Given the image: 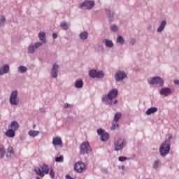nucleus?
<instances>
[{
  "label": "nucleus",
  "mask_w": 179,
  "mask_h": 179,
  "mask_svg": "<svg viewBox=\"0 0 179 179\" xmlns=\"http://www.w3.org/2000/svg\"><path fill=\"white\" fill-rule=\"evenodd\" d=\"M118 96V90L113 88L111 90L108 94H105L102 96L101 101L106 104L109 105L110 106H113V99H115Z\"/></svg>",
  "instance_id": "obj_1"
},
{
  "label": "nucleus",
  "mask_w": 179,
  "mask_h": 179,
  "mask_svg": "<svg viewBox=\"0 0 179 179\" xmlns=\"http://www.w3.org/2000/svg\"><path fill=\"white\" fill-rule=\"evenodd\" d=\"M92 152L90 143L88 142H83L80 146V155H88Z\"/></svg>",
  "instance_id": "obj_2"
},
{
  "label": "nucleus",
  "mask_w": 179,
  "mask_h": 179,
  "mask_svg": "<svg viewBox=\"0 0 179 179\" xmlns=\"http://www.w3.org/2000/svg\"><path fill=\"white\" fill-rule=\"evenodd\" d=\"M149 85H159L162 87L164 86V80L162 77H152L148 80Z\"/></svg>",
  "instance_id": "obj_3"
},
{
  "label": "nucleus",
  "mask_w": 179,
  "mask_h": 179,
  "mask_svg": "<svg viewBox=\"0 0 179 179\" xmlns=\"http://www.w3.org/2000/svg\"><path fill=\"white\" fill-rule=\"evenodd\" d=\"M95 3L94 1L85 0L79 5V8H85L86 10H92L94 7Z\"/></svg>",
  "instance_id": "obj_4"
},
{
  "label": "nucleus",
  "mask_w": 179,
  "mask_h": 179,
  "mask_svg": "<svg viewBox=\"0 0 179 179\" xmlns=\"http://www.w3.org/2000/svg\"><path fill=\"white\" fill-rule=\"evenodd\" d=\"M106 14L108 18V21L112 23L115 20V13L111 7L108 6L105 8Z\"/></svg>",
  "instance_id": "obj_5"
},
{
  "label": "nucleus",
  "mask_w": 179,
  "mask_h": 179,
  "mask_svg": "<svg viewBox=\"0 0 179 179\" xmlns=\"http://www.w3.org/2000/svg\"><path fill=\"white\" fill-rule=\"evenodd\" d=\"M17 94H18V92L17 90L13 91L11 92L9 101L12 106H17L19 104V101L17 99Z\"/></svg>",
  "instance_id": "obj_6"
},
{
  "label": "nucleus",
  "mask_w": 179,
  "mask_h": 179,
  "mask_svg": "<svg viewBox=\"0 0 179 179\" xmlns=\"http://www.w3.org/2000/svg\"><path fill=\"white\" fill-rule=\"evenodd\" d=\"M171 150V148L166 145H165L164 143H162L161 147L159 148V153L161 155V156L162 157H165L166 156H167Z\"/></svg>",
  "instance_id": "obj_7"
},
{
  "label": "nucleus",
  "mask_w": 179,
  "mask_h": 179,
  "mask_svg": "<svg viewBox=\"0 0 179 179\" xmlns=\"http://www.w3.org/2000/svg\"><path fill=\"white\" fill-rule=\"evenodd\" d=\"M127 145L125 140L120 138L117 142L115 143V150L120 151L122 150Z\"/></svg>",
  "instance_id": "obj_8"
},
{
  "label": "nucleus",
  "mask_w": 179,
  "mask_h": 179,
  "mask_svg": "<svg viewBox=\"0 0 179 179\" xmlns=\"http://www.w3.org/2000/svg\"><path fill=\"white\" fill-rule=\"evenodd\" d=\"M127 77V74L124 71L118 70L115 75V79L117 82H120L124 80Z\"/></svg>",
  "instance_id": "obj_9"
},
{
  "label": "nucleus",
  "mask_w": 179,
  "mask_h": 179,
  "mask_svg": "<svg viewBox=\"0 0 179 179\" xmlns=\"http://www.w3.org/2000/svg\"><path fill=\"white\" fill-rule=\"evenodd\" d=\"M59 68V66L57 62H55L52 64V69H51V71H50V75H51L52 78L55 79V78H57Z\"/></svg>",
  "instance_id": "obj_10"
},
{
  "label": "nucleus",
  "mask_w": 179,
  "mask_h": 179,
  "mask_svg": "<svg viewBox=\"0 0 179 179\" xmlns=\"http://www.w3.org/2000/svg\"><path fill=\"white\" fill-rule=\"evenodd\" d=\"M86 169V166L82 162L76 163L74 166V170L78 173H81Z\"/></svg>",
  "instance_id": "obj_11"
},
{
  "label": "nucleus",
  "mask_w": 179,
  "mask_h": 179,
  "mask_svg": "<svg viewBox=\"0 0 179 179\" xmlns=\"http://www.w3.org/2000/svg\"><path fill=\"white\" fill-rule=\"evenodd\" d=\"M10 71L9 65L6 64L3 66V67H0V76H3L4 74H7Z\"/></svg>",
  "instance_id": "obj_12"
},
{
  "label": "nucleus",
  "mask_w": 179,
  "mask_h": 179,
  "mask_svg": "<svg viewBox=\"0 0 179 179\" xmlns=\"http://www.w3.org/2000/svg\"><path fill=\"white\" fill-rule=\"evenodd\" d=\"M171 93H172V91H171V88H162V90L160 91V94L165 97L171 95Z\"/></svg>",
  "instance_id": "obj_13"
},
{
  "label": "nucleus",
  "mask_w": 179,
  "mask_h": 179,
  "mask_svg": "<svg viewBox=\"0 0 179 179\" xmlns=\"http://www.w3.org/2000/svg\"><path fill=\"white\" fill-rule=\"evenodd\" d=\"M166 25H167L166 20H162V22L160 24V26L157 29V32L162 33L164 30Z\"/></svg>",
  "instance_id": "obj_14"
},
{
  "label": "nucleus",
  "mask_w": 179,
  "mask_h": 179,
  "mask_svg": "<svg viewBox=\"0 0 179 179\" xmlns=\"http://www.w3.org/2000/svg\"><path fill=\"white\" fill-rule=\"evenodd\" d=\"M9 127L10 129H13V131H16L17 130H18L20 124L19 123H17V122H16V120H13Z\"/></svg>",
  "instance_id": "obj_15"
},
{
  "label": "nucleus",
  "mask_w": 179,
  "mask_h": 179,
  "mask_svg": "<svg viewBox=\"0 0 179 179\" xmlns=\"http://www.w3.org/2000/svg\"><path fill=\"white\" fill-rule=\"evenodd\" d=\"M5 135L8 138H14L15 136V131L13 130V129H8V130L5 133Z\"/></svg>",
  "instance_id": "obj_16"
},
{
  "label": "nucleus",
  "mask_w": 179,
  "mask_h": 179,
  "mask_svg": "<svg viewBox=\"0 0 179 179\" xmlns=\"http://www.w3.org/2000/svg\"><path fill=\"white\" fill-rule=\"evenodd\" d=\"M79 37L81 40L83 41H85L89 37V33L88 31H85L83 32H81L80 34H79Z\"/></svg>",
  "instance_id": "obj_17"
},
{
  "label": "nucleus",
  "mask_w": 179,
  "mask_h": 179,
  "mask_svg": "<svg viewBox=\"0 0 179 179\" xmlns=\"http://www.w3.org/2000/svg\"><path fill=\"white\" fill-rule=\"evenodd\" d=\"M38 37L40 38V41H42V43H46L45 32V31L39 32Z\"/></svg>",
  "instance_id": "obj_18"
},
{
  "label": "nucleus",
  "mask_w": 179,
  "mask_h": 179,
  "mask_svg": "<svg viewBox=\"0 0 179 179\" xmlns=\"http://www.w3.org/2000/svg\"><path fill=\"white\" fill-rule=\"evenodd\" d=\"M158 110V108H150L149 109H148V110H146V115H150L152 114H154L155 113H157Z\"/></svg>",
  "instance_id": "obj_19"
},
{
  "label": "nucleus",
  "mask_w": 179,
  "mask_h": 179,
  "mask_svg": "<svg viewBox=\"0 0 179 179\" xmlns=\"http://www.w3.org/2000/svg\"><path fill=\"white\" fill-rule=\"evenodd\" d=\"M103 43H105V45L107 48H113L114 47V43L112 41V40L109 39H104Z\"/></svg>",
  "instance_id": "obj_20"
},
{
  "label": "nucleus",
  "mask_w": 179,
  "mask_h": 179,
  "mask_svg": "<svg viewBox=\"0 0 179 179\" xmlns=\"http://www.w3.org/2000/svg\"><path fill=\"white\" fill-rule=\"evenodd\" d=\"M75 87L77 89H81L83 87V80H77L75 83Z\"/></svg>",
  "instance_id": "obj_21"
},
{
  "label": "nucleus",
  "mask_w": 179,
  "mask_h": 179,
  "mask_svg": "<svg viewBox=\"0 0 179 179\" xmlns=\"http://www.w3.org/2000/svg\"><path fill=\"white\" fill-rule=\"evenodd\" d=\"M172 140H173V136L169 135V137H168V139L165 140V142H164L162 143L164 145H165L166 146H169V148H171V143Z\"/></svg>",
  "instance_id": "obj_22"
},
{
  "label": "nucleus",
  "mask_w": 179,
  "mask_h": 179,
  "mask_svg": "<svg viewBox=\"0 0 179 179\" xmlns=\"http://www.w3.org/2000/svg\"><path fill=\"white\" fill-rule=\"evenodd\" d=\"M14 154L13 152V148L11 146H9L8 150H7V153H6V157L7 158H11L12 155Z\"/></svg>",
  "instance_id": "obj_23"
},
{
  "label": "nucleus",
  "mask_w": 179,
  "mask_h": 179,
  "mask_svg": "<svg viewBox=\"0 0 179 179\" xmlns=\"http://www.w3.org/2000/svg\"><path fill=\"white\" fill-rule=\"evenodd\" d=\"M104 76H105V73L103 71L101 70V71H96V78L102 79L104 78Z\"/></svg>",
  "instance_id": "obj_24"
},
{
  "label": "nucleus",
  "mask_w": 179,
  "mask_h": 179,
  "mask_svg": "<svg viewBox=\"0 0 179 179\" xmlns=\"http://www.w3.org/2000/svg\"><path fill=\"white\" fill-rule=\"evenodd\" d=\"M53 145H62V141L60 138H56L53 139L52 142Z\"/></svg>",
  "instance_id": "obj_25"
},
{
  "label": "nucleus",
  "mask_w": 179,
  "mask_h": 179,
  "mask_svg": "<svg viewBox=\"0 0 179 179\" xmlns=\"http://www.w3.org/2000/svg\"><path fill=\"white\" fill-rule=\"evenodd\" d=\"M96 69H91L90 70L89 75L92 78L94 79L96 78Z\"/></svg>",
  "instance_id": "obj_26"
},
{
  "label": "nucleus",
  "mask_w": 179,
  "mask_h": 179,
  "mask_svg": "<svg viewBox=\"0 0 179 179\" xmlns=\"http://www.w3.org/2000/svg\"><path fill=\"white\" fill-rule=\"evenodd\" d=\"M110 138V136L108 133H105L101 136V141L102 142H106Z\"/></svg>",
  "instance_id": "obj_27"
},
{
  "label": "nucleus",
  "mask_w": 179,
  "mask_h": 179,
  "mask_svg": "<svg viewBox=\"0 0 179 179\" xmlns=\"http://www.w3.org/2000/svg\"><path fill=\"white\" fill-rule=\"evenodd\" d=\"M28 134L30 136L34 138V137H36V136H37L40 134V131H29Z\"/></svg>",
  "instance_id": "obj_28"
},
{
  "label": "nucleus",
  "mask_w": 179,
  "mask_h": 179,
  "mask_svg": "<svg viewBox=\"0 0 179 179\" xmlns=\"http://www.w3.org/2000/svg\"><path fill=\"white\" fill-rule=\"evenodd\" d=\"M60 27L62 28L63 30H68L69 28V24H68L66 22H62L60 23Z\"/></svg>",
  "instance_id": "obj_29"
},
{
  "label": "nucleus",
  "mask_w": 179,
  "mask_h": 179,
  "mask_svg": "<svg viewBox=\"0 0 179 179\" xmlns=\"http://www.w3.org/2000/svg\"><path fill=\"white\" fill-rule=\"evenodd\" d=\"M117 43L122 45L124 44L125 40L124 39L122 36H121V35L118 36V37L117 38Z\"/></svg>",
  "instance_id": "obj_30"
},
{
  "label": "nucleus",
  "mask_w": 179,
  "mask_h": 179,
  "mask_svg": "<svg viewBox=\"0 0 179 179\" xmlns=\"http://www.w3.org/2000/svg\"><path fill=\"white\" fill-rule=\"evenodd\" d=\"M18 71L20 73H24L27 71V68L25 66H20L18 68Z\"/></svg>",
  "instance_id": "obj_31"
},
{
  "label": "nucleus",
  "mask_w": 179,
  "mask_h": 179,
  "mask_svg": "<svg viewBox=\"0 0 179 179\" xmlns=\"http://www.w3.org/2000/svg\"><path fill=\"white\" fill-rule=\"evenodd\" d=\"M35 50H36V48H34L33 44H30L28 46V52L29 54H34L35 52Z\"/></svg>",
  "instance_id": "obj_32"
},
{
  "label": "nucleus",
  "mask_w": 179,
  "mask_h": 179,
  "mask_svg": "<svg viewBox=\"0 0 179 179\" xmlns=\"http://www.w3.org/2000/svg\"><path fill=\"white\" fill-rule=\"evenodd\" d=\"M6 154V149L3 146L0 147V158H3Z\"/></svg>",
  "instance_id": "obj_33"
},
{
  "label": "nucleus",
  "mask_w": 179,
  "mask_h": 179,
  "mask_svg": "<svg viewBox=\"0 0 179 179\" xmlns=\"http://www.w3.org/2000/svg\"><path fill=\"white\" fill-rule=\"evenodd\" d=\"M6 22V19L4 15H1L0 18V27H3Z\"/></svg>",
  "instance_id": "obj_34"
},
{
  "label": "nucleus",
  "mask_w": 179,
  "mask_h": 179,
  "mask_svg": "<svg viewBox=\"0 0 179 179\" xmlns=\"http://www.w3.org/2000/svg\"><path fill=\"white\" fill-rule=\"evenodd\" d=\"M35 172L39 175L41 177H43L45 175L43 173V172L40 169L39 167H36L35 168Z\"/></svg>",
  "instance_id": "obj_35"
},
{
  "label": "nucleus",
  "mask_w": 179,
  "mask_h": 179,
  "mask_svg": "<svg viewBox=\"0 0 179 179\" xmlns=\"http://www.w3.org/2000/svg\"><path fill=\"white\" fill-rule=\"evenodd\" d=\"M121 117H122L121 113H116L113 119V122L117 123L119 121V120L121 118Z\"/></svg>",
  "instance_id": "obj_36"
},
{
  "label": "nucleus",
  "mask_w": 179,
  "mask_h": 179,
  "mask_svg": "<svg viewBox=\"0 0 179 179\" xmlns=\"http://www.w3.org/2000/svg\"><path fill=\"white\" fill-rule=\"evenodd\" d=\"M41 169L43 173H45V174H48L49 173V167L45 164H44L43 167H41Z\"/></svg>",
  "instance_id": "obj_37"
},
{
  "label": "nucleus",
  "mask_w": 179,
  "mask_h": 179,
  "mask_svg": "<svg viewBox=\"0 0 179 179\" xmlns=\"http://www.w3.org/2000/svg\"><path fill=\"white\" fill-rule=\"evenodd\" d=\"M119 127H120V124H118V123H117V124H115V123L113 122V124L110 127V130L114 131L117 129H119Z\"/></svg>",
  "instance_id": "obj_38"
},
{
  "label": "nucleus",
  "mask_w": 179,
  "mask_h": 179,
  "mask_svg": "<svg viewBox=\"0 0 179 179\" xmlns=\"http://www.w3.org/2000/svg\"><path fill=\"white\" fill-rule=\"evenodd\" d=\"M35 50H37L39 47L43 45V42H36L33 44Z\"/></svg>",
  "instance_id": "obj_39"
},
{
  "label": "nucleus",
  "mask_w": 179,
  "mask_h": 179,
  "mask_svg": "<svg viewBox=\"0 0 179 179\" xmlns=\"http://www.w3.org/2000/svg\"><path fill=\"white\" fill-rule=\"evenodd\" d=\"M55 162H57V163L63 162H64V157L62 155L60 157H56Z\"/></svg>",
  "instance_id": "obj_40"
},
{
  "label": "nucleus",
  "mask_w": 179,
  "mask_h": 179,
  "mask_svg": "<svg viewBox=\"0 0 179 179\" xmlns=\"http://www.w3.org/2000/svg\"><path fill=\"white\" fill-rule=\"evenodd\" d=\"M110 29L114 31V32H116L118 31V27L117 26V24H113L111 25L110 27Z\"/></svg>",
  "instance_id": "obj_41"
},
{
  "label": "nucleus",
  "mask_w": 179,
  "mask_h": 179,
  "mask_svg": "<svg viewBox=\"0 0 179 179\" xmlns=\"http://www.w3.org/2000/svg\"><path fill=\"white\" fill-rule=\"evenodd\" d=\"M159 162H160L159 160H156V161L154 162L153 168H154L155 169H157L159 168Z\"/></svg>",
  "instance_id": "obj_42"
},
{
  "label": "nucleus",
  "mask_w": 179,
  "mask_h": 179,
  "mask_svg": "<svg viewBox=\"0 0 179 179\" xmlns=\"http://www.w3.org/2000/svg\"><path fill=\"white\" fill-rule=\"evenodd\" d=\"M97 134L99 136H101L103 134H105V131L103 130V129H98Z\"/></svg>",
  "instance_id": "obj_43"
},
{
  "label": "nucleus",
  "mask_w": 179,
  "mask_h": 179,
  "mask_svg": "<svg viewBox=\"0 0 179 179\" xmlns=\"http://www.w3.org/2000/svg\"><path fill=\"white\" fill-rule=\"evenodd\" d=\"M129 44L131 45H134L136 43V40L135 38H131L129 41Z\"/></svg>",
  "instance_id": "obj_44"
},
{
  "label": "nucleus",
  "mask_w": 179,
  "mask_h": 179,
  "mask_svg": "<svg viewBox=\"0 0 179 179\" xmlns=\"http://www.w3.org/2000/svg\"><path fill=\"white\" fill-rule=\"evenodd\" d=\"M129 159L127 158V157H120L119 158H118V160L120 161V162H124V161H126V160H128Z\"/></svg>",
  "instance_id": "obj_45"
},
{
  "label": "nucleus",
  "mask_w": 179,
  "mask_h": 179,
  "mask_svg": "<svg viewBox=\"0 0 179 179\" xmlns=\"http://www.w3.org/2000/svg\"><path fill=\"white\" fill-rule=\"evenodd\" d=\"M50 175L52 178H55V171H54L52 168L50 169Z\"/></svg>",
  "instance_id": "obj_46"
},
{
  "label": "nucleus",
  "mask_w": 179,
  "mask_h": 179,
  "mask_svg": "<svg viewBox=\"0 0 179 179\" xmlns=\"http://www.w3.org/2000/svg\"><path fill=\"white\" fill-rule=\"evenodd\" d=\"M73 105H69V103H64V108H72Z\"/></svg>",
  "instance_id": "obj_47"
},
{
  "label": "nucleus",
  "mask_w": 179,
  "mask_h": 179,
  "mask_svg": "<svg viewBox=\"0 0 179 179\" xmlns=\"http://www.w3.org/2000/svg\"><path fill=\"white\" fill-rule=\"evenodd\" d=\"M52 38H53L54 39H56V38H57V34L55 33V32H54V33L52 34Z\"/></svg>",
  "instance_id": "obj_48"
},
{
  "label": "nucleus",
  "mask_w": 179,
  "mask_h": 179,
  "mask_svg": "<svg viewBox=\"0 0 179 179\" xmlns=\"http://www.w3.org/2000/svg\"><path fill=\"white\" fill-rule=\"evenodd\" d=\"M98 48H99V50H100L101 51H103V50H104L103 45H98Z\"/></svg>",
  "instance_id": "obj_49"
},
{
  "label": "nucleus",
  "mask_w": 179,
  "mask_h": 179,
  "mask_svg": "<svg viewBox=\"0 0 179 179\" xmlns=\"http://www.w3.org/2000/svg\"><path fill=\"white\" fill-rule=\"evenodd\" d=\"M40 111L43 113H45V108H40Z\"/></svg>",
  "instance_id": "obj_50"
},
{
  "label": "nucleus",
  "mask_w": 179,
  "mask_h": 179,
  "mask_svg": "<svg viewBox=\"0 0 179 179\" xmlns=\"http://www.w3.org/2000/svg\"><path fill=\"white\" fill-rule=\"evenodd\" d=\"M173 83L176 85H179V80H175V81H173Z\"/></svg>",
  "instance_id": "obj_51"
},
{
  "label": "nucleus",
  "mask_w": 179,
  "mask_h": 179,
  "mask_svg": "<svg viewBox=\"0 0 179 179\" xmlns=\"http://www.w3.org/2000/svg\"><path fill=\"white\" fill-rule=\"evenodd\" d=\"M117 103H118L117 99H115V101H114L113 102V105H116Z\"/></svg>",
  "instance_id": "obj_52"
},
{
  "label": "nucleus",
  "mask_w": 179,
  "mask_h": 179,
  "mask_svg": "<svg viewBox=\"0 0 179 179\" xmlns=\"http://www.w3.org/2000/svg\"><path fill=\"white\" fill-rule=\"evenodd\" d=\"M66 179H74V178H72L70 177L69 175H66Z\"/></svg>",
  "instance_id": "obj_53"
},
{
  "label": "nucleus",
  "mask_w": 179,
  "mask_h": 179,
  "mask_svg": "<svg viewBox=\"0 0 179 179\" xmlns=\"http://www.w3.org/2000/svg\"><path fill=\"white\" fill-rule=\"evenodd\" d=\"M103 173H108V170L106 169H103Z\"/></svg>",
  "instance_id": "obj_54"
},
{
  "label": "nucleus",
  "mask_w": 179,
  "mask_h": 179,
  "mask_svg": "<svg viewBox=\"0 0 179 179\" xmlns=\"http://www.w3.org/2000/svg\"><path fill=\"white\" fill-rule=\"evenodd\" d=\"M121 169H122V170H125V166H122Z\"/></svg>",
  "instance_id": "obj_55"
},
{
  "label": "nucleus",
  "mask_w": 179,
  "mask_h": 179,
  "mask_svg": "<svg viewBox=\"0 0 179 179\" xmlns=\"http://www.w3.org/2000/svg\"><path fill=\"white\" fill-rule=\"evenodd\" d=\"M35 127H36V124H34L33 128L35 129Z\"/></svg>",
  "instance_id": "obj_56"
},
{
  "label": "nucleus",
  "mask_w": 179,
  "mask_h": 179,
  "mask_svg": "<svg viewBox=\"0 0 179 179\" xmlns=\"http://www.w3.org/2000/svg\"><path fill=\"white\" fill-rule=\"evenodd\" d=\"M36 179H40L39 178H36Z\"/></svg>",
  "instance_id": "obj_57"
}]
</instances>
